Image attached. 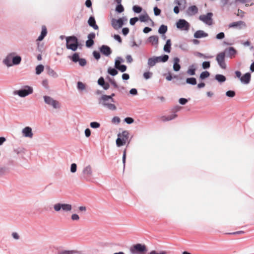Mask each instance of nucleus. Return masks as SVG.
<instances>
[{
  "label": "nucleus",
  "instance_id": "338daca9",
  "mask_svg": "<svg viewBox=\"0 0 254 254\" xmlns=\"http://www.w3.org/2000/svg\"><path fill=\"white\" fill-rule=\"evenodd\" d=\"M113 37H114V38L116 40L118 41V42H119L120 43H121L122 42V38H121V36L119 35L115 34Z\"/></svg>",
  "mask_w": 254,
  "mask_h": 254
},
{
  "label": "nucleus",
  "instance_id": "7ed1b4c3",
  "mask_svg": "<svg viewBox=\"0 0 254 254\" xmlns=\"http://www.w3.org/2000/svg\"><path fill=\"white\" fill-rule=\"evenodd\" d=\"M129 138V132L127 130H124L118 134V138L116 139V145L118 147H121L125 145Z\"/></svg>",
  "mask_w": 254,
  "mask_h": 254
},
{
  "label": "nucleus",
  "instance_id": "7c9ffc66",
  "mask_svg": "<svg viewBox=\"0 0 254 254\" xmlns=\"http://www.w3.org/2000/svg\"><path fill=\"white\" fill-rule=\"evenodd\" d=\"M138 19L141 22H146L148 20H150L152 23V24L154 23L153 21L150 18L149 16H148V15L147 13H146L145 14H144V15H140L139 18Z\"/></svg>",
  "mask_w": 254,
  "mask_h": 254
},
{
  "label": "nucleus",
  "instance_id": "cd10ccee",
  "mask_svg": "<svg viewBox=\"0 0 254 254\" xmlns=\"http://www.w3.org/2000/svg\"><path fill=\"white\" fill-rule=\"evenodd\" d=\"M46 70L47 71V73L51 76L54 78H57L58 77V74L50 66H48L46 67Z\"/></svg>",
  "mask_w": 254,
  "mask_h": 254
},
{
  "label": "nucleus",
  "instance_id": "a18cd8bd",
  "mask_svg": "<svg viewBox=\"0 0 254 254\" xmlns=\"http://www.w3.org/2000/svg\"><path fill=\"white\" fill-rule=\"evenodd\" d=\"M108 79L109 82L111 83L112 85H113L114 88L119 89V86L118 85L117 83H116L114 79L111 78L109 77H108Z\"/></svg>",
  "mask_w": 254,
  "mask_h": 254
},
{
  "label": "nucleus",
  "instance_id": "680f3d73",
  "mask_svg": "<svg viewBox=\"0 0 254 254\" xmlns=\"http://www.w3.org/2000/svg\"><path fill=\"white\" fill-rule=\"evenodd\" d=\"M126 153H127V149H125L124 150L123 152V163L124 164V168L125 167V163H126Z\"/></svg>",
  "mask_w": 254,
  "mask_h": 254
},
{
  "label": "nucleus",
  "instance_id": "393cba45",
  "mask_svg": "<svg viewBox=\"0 0 254 254\" xmlns=\"http://www.w3.org/2000/svg\"><path fill=\"white\" fill-rule=\"evenodd\" d=\"M147 42L150 43L152 45L157 46L158 44V37L155 35L151 36L147 39Z\"/></svg>",
  "mask_w": 254,
  "mask_h": 254
},
{
  "label": "nucleus",
  "instance_id": "49530a36",
  "mask_svg": "<svg viewBox=\"0 0 254 254\" xmlns=\"http://www.w3.org/2000/svg\"><path fill=\"white\" fill-rule=\"evenodd\" d=\"M202 67L203 69H208L210 67V62L209 61L203 62L202 64Z\"/></svg>",
  "mask_w": 254,
  "mask_h": 254
},
{
  "label": "nucleus",
  "instance_id": "f704fd0d",
  "mask_svg": "<svg viewBox=\"0 0 254 254\" xmlns=\"http://www.w3.org/2000/svg\"><path fill=\"white\" fill-rule=\"evenodd\" d=\"M186 83L192 85H196L197 83L196 79L195 77H189L186 79Z\"/></svg>",
  "mask_w": 254,
  "mask_h": 254
},
{
  "label": "nucleus",
  "instance_id": "a878e982",
  "mask_svg": "<svg viewBox=\"0 0 254 254\" xmlns=\"http://www.w3.org/2000/svg\"><path fill=\"white\" fill-rule=\"evenodd\" d=\"M21 57L18 55H14L12 58V61L11 63L12 66L14 65H18L21 62Z\"/></svg>",
  "mask_w": 254,
  "mask_h": 254
},
{
  "label": "nucleus",
  "instance_id": "0e129e2a",
  "mask_svg": "<svg viewBox=\"0 0 254 254\" xmlns=\"http://www.w3.org/2000/svg\"><path fill=\"white\" fill-rule=\"evenodd\" d=\"M179 48L184 51H186L188 49V45L186 44H180L179 45Z\"/></svg>",
  "mask_w": 254,
  "mask_h": 254
},
{
  "label": "nucleus",
  "instance_id": "09e8293b",
  "mask_svg": "<svg viewBox=\"0 0 254 254\" xmlns=\"http://www.w3.org/2000/svg\"><path fill=\"white\" fill-rule=\"evenodd\" d=\"M236 95V93L233 90H229L226 92V95L227 97L233 98Z\"/></svg>",
  "mask_w": 254,
  "mask_h": 254
},
{
  "label": "nucleus",
  "instance_id": "de8ad7c7",
  "mask_svg": "<svg viewBox=\"0 0 254 254\" xmlns=\"http://www.w3.org/2000/svg\"><path fill=\"white\" fill-rule=\"evenodd\" d=\"M90 126L91 127L93 128H99L100 126V124L99 123L97 122H93L90 123Z\"/></svg>",
  "mask_w": 254,
  "mask_h": 254
},
{
  "label": "nucleus",
  "instance_id": "052dcab7",
  "mask_svg": "<svg viewBox=\"0 0 254 254\" xmlns=\"http://www.w3.org/2000/svg\"><path fill=\"white\" fill-rule=\"evenodd\" d=\"M224 37H225V34L223 32L219 33L216 36V38L218 40L223 39Z\"/></svg>",
  "mask_w": 254,
  "mask_h": 254
},
{
  "label": "nucleus",
  "instance_id": "dca6fc26",
  "mask_svg": "<svg viewBox=\"0 0 254 254\" xmlns=\"http://www.w3.org/2000/svg\"><path fill=\"white\" fill-rule=\"evenodd\" d=\"M14 55H15V53H11L8 54L5 58L3 59L2 61L3 64L6 65L7 67L12 66L11 63L12 61L13 56Z\"/></svg>",
  "mask_w": 254,
  "mask_h": 254
},
{
  "label": "nucleus",
  "instance_id": "72a5a7b5",
  "mask_svg": "<svg viewBox=\"0 0 254 254\" xmlns=\"http://www.w3.org/2000/svg\"><path fill=\"white\" fill-rule=\"evenodd\" d=\"M177 117V115L175 114H172L170 116H168L167 117L166 116H163L162 117V121L164 122L169 121L172 120L174 119L175 118Z\"/></svg>",
  "mask_w": 254,
  "mask_h": 254
},
{
  "label": "nucleus",
  "instance_id": "9b49d317",
  "mask_svg": "<svg viewBox=\"0 0 254 254\" xmlns=\"http://www.w3.org/2000/svg\"><path fill=\"white\" fill-rule=\"evenodd\" d=\"M225 52H222L218 53L216 57V60L220 67L222 69L226 68V64L225 62Z\"/></svg>",
  "mask_w": 254,
  "mask_h": 254
},
{
  "label": "nucleus",
  "instance_id": "bb28decb",
  "mask_svg": "<svg viewBox=\"0 0 254 254\" xmlns=\"http://www.w3.org/2000/svg\"><path fill=\"white\" fill-rule=\"evenodd\" d=\"M155 58L156 60H157V63H159V62L165 63L168 60L169 57L167 55H162V56H159V57L155 56Z\"/></svg>",
  "mask_w": 254,
  "mask_h": 254
},
{
  "label": "nucleus",
  "instance_id": "f257e3e1",
  "mask_svg": "<svg viewBox=\"0 0 254 254\" xmlns=\"http://www.w3.org/2000/svg\"><path fill=\"white\" fill-rule=\"evenodd\" d=\"M115 94L112 93L110 95L102 94L98 98V103L103 108L111 111H115L117 109L116 106L114 104L116 101L113 97Z\"/></svg>",
  "mask_w": 254,
  "mask_h": 254
},
{
  "label": "nucleus",
  "instance_id": "f03ea898",
  "mask_svg": "<svg viewBox=\"0 0 254 254\" xmlns=\"http://www.w3.org/2000/svg\"><path fill=\"white\" fill-rule=\"evenodd\" d=\"M66 47L67 49L71 50L72 51L77 50L78 46L79 43L77 38L73 35L68 36L66 38Z\"/></svg>",
  "mask_w": 254,
  "mask_h": 254
},
{
  "label": "nucleus",
  "instance_id": "6ab92c4d",
  "mask_svg": "<svg viewBox=\"0 0 254 254\" xmlns=\"http://www.w3.org/2000/svg\"><path fill=\"white\" fill-rule=\"evenodd\" d=\"M241 26L246 27V23L243 21H239L237 22H232L229 25V28H236L239 27L240 28H241Z\"/></svg>",
  "mask_w": 254,
  "mask_h": 254
},
{
  "label": "nucleus",
  "instance_id": "4be33fe9",
  "mask_svg": "<svg viewBox=\"0 0 254 254\" xmlns=\"http://www.w3.org/2000/svg\"><path fill=\"white\" fill-rule=\"evenodd\" d=\"M198 12V8L195 5L190 6L188 7L187 10V13L190 15L192 16Z\"/></svg>",
  "mask_w": 254,
  "mask_h": 254
},
{
  "label": "nucleus",
  "instance_id": "5fc2aeb1",
  "mask_svg": "<svg viewBox=\"0 0 254 254\" xmlns=\"http://www.w3.org/2000/svg\"><path fill=\"white\" fill-rule=\"evenodd\" d=\"M77 170V165L75 163H72L70 166V172L72 173H75Z\"/></svg>",
  "mask_w": 254,
  "mask_h": 254
},
{
  "label": "nucleus",
  "instance_id": "58836bf2",
  "mask_svg": "<svg viewBox=\"0 0 254 254\" xmlns=\"http://www.w3.org/2000/svg\"><path fill=\"white\" fill-rule=\"evenodd\" d=\"M44 69V66L42 64L38 65L35 68L36 70V74L37 75H39L41 74Z\"/></svg>",
  "mask_w": 254,
  "mask_h": 254
},
{
  "label": "nucleus",
  "instance_id": "6e6d98bb",
  "mask_svg": "<svg viewBox=\"0 0 254 254\" xmlns=\"http://www.w3.org/2000/svg\"><path fill=\"white\" fill-rule=\"evenodd\" d=\"M139 20L137 17H134L130 19L129 23L131 25H135V23Z\"/></svg>",
  "mask_w": 254,
  "mask_h": 254
},
{
  "label": "nucleus",
  "instance_id": "423d86ee",
  "mask_svg": "<svg viewBox=\"0 0 254 254\" xmlns=\"http://www.w3.org/2000/svg\"><path fill=\"white\" fill-rule=\"evenodd\" d=\"M33 90L32 87L29 86H25L23 88L15 90L13 92L14 95H18L20 97H25L33 93Z\"/></svg>",
  "mask_w": 254,
  "mask_h": 254
},
{
  "label": "nucleus",
  "instance_id": "9d476101",
  "mask_svg": "<svg viewBox=\"0 0 254 254\" xmlns=\"http://www.w3.org/2000/svg\"><path fill=\"white\" fill-rule=\"evenodd\" d=\"M126 20H127V19L126 17H123L118 19L113 18L111 20V24L114 29L118 30L123 27L124 24V21Z\"/></svg>",
  "mask_w": 254,
  "mask_h": 254
},
{
  "label": "nucleus",
  "instance_id": "a211bd4d",
  "mask_svg": "<svg viewBox=\"0 0 254 254\" xmlns=\"http://www.w3.org/2000/svg\"><path fill=\"white\" fill-rule=\"evenodd\" d=\"M22 133L23 135L26 137L32 138L33 135L32 128L29 127H24L22 130Z\"/></svg>",
  "mask_w": 254,
  "mask_h": 254
},
{
  "label": "nucleus",
  "instance_id": "0eeeda50",
  "mask_svg": "<svg viewBox=\"0 0 254 254\" xmlns=\"http://www.w3.org/2000/svg\"><path fill=\"white\" fill-rule=\"evenodd\" d=\"M43 99L46 104L52 107L54 109H57L60 108V103L59 102L54 99L51 97L45 95L43 96Z\"/></svg>",
  "mask_w": 254,
  "mask_h": 254
},
{
  "label": "nucleus",
  "instance_id": "37998d69",
  "mask_svg": "<svg viewBox=\"0 0 254 254\" xmlns=\"http://www.w3.org/2000/svg\"><path fill=\"white\" fill-rule=\"evenodd\" d=\"M132 10L135 13H139L142 11V8L141 6L135 5L132 7Z\"/></svg>",
  "mask_w": 254,
  "mask_h": 254
},
{
  "label": "nucleus",
  "instance_id": "c03bdc74",
  "mask_svg": "<svg viewBox=\"0 0 254 254\" xmlns=\"http://www.w3.org/2000/svg\"><path fill=\"white\" fill-rule=\"evenodd\" d=\"M116 68L120 70L122 72H123L126 71L127 67L125 64H121L118 66L117 67H116Z\"/></svg>",
  "mask_w": 254,
  "mask_h": 254
},
{
  "label": "nucleus",
  "instance_id": "e2e57ef3",
  "mask_svg": "<svg viewBox=\"0 0 254 254\" xmlns=\"http://www.w3.org/2000/svg\"><path fill=\"white\" fill-rule=\"evenodd\" d=\"M188 99H187L186 98H180V99L179 100V103L182 105H184L186 104L188 102Z\"/></svg>",
  "mask_w": 254,
  "mask_h": 254
},
{
  "label": "nucleus",
  "instance_id": "e433bc0d",
  "mask_svg": "<svg viewBox=\"0 0 254 254\" xmlns=\"http://www.w3.org/2000/svg\"><path fill=\"white\" fill-rule=\"evenodd\" d=\"M108 73L112 76H115L118 73L117 69L109 67L108 69Z\"/></svg>",
  "mask_w": 254,
  "mask_h": 254
},
{
  "label": "nucleus",
  "instance_id": "b1692460",
  "mask_svg": "<svg viewBox=\"0 0 254 254\" xmlns=\"http://www.w3.org/2000/svg\"><path fill=\"white\" fill-rule=\"evenodd\" d=\"M208 34L207 33L205 32L204 31L199 30L196 31L194 33L193 36L195 38L198 39V38H201L203 37H206L208 36Z\"/></svg>",
  "mask_w": 254,
  "mask_h": 254
},
{
  "label": "nucleus",
  "instance_id": "79ce46f5",
  "mask_svg": "<svg viewBox=\"0 0 254 254\" xmlns=\"http://www.w3.org/2000/svg\"><path fill=\"white\" fill-rule=\"evenodd\" d=\"M116 11L118 13H122L124 11V7L121 3H118L116 7Z\"/></svg>",
  "mask_w": 254,
  "mask_h": 254
},
{
  "label": "nucleus",
  "instance_id": "1a4fd4ad",
  "mask_svg": "<svg viewBox=\"0 0 254 254\" xmlns=\"http://www.w3.org/2000/svg\"><path fill=\"white\" fill-rule=\"evenodd\" d=\"M68 58L70 59L74 63H79V64L81 66H85L87 62L85 59L80 58L79 53H75L72 56H68Z\"/></svg>",
  "mask_w": 254,
  "mask_h": 254
},
{
  "label": "nucleus",
  "instance_id": "a19ab883",
  "mask_svg": "<svg viewBox=\"0 0 254 254\" xmlns=\"http://www.w3.org/2000/svg\"><path fill=\"white\" fill-rule=\"evenodd\" d=\"M8 172V168L6 167H0V177L5 175Z\"/></svg>",
  "mask_w": 254,
  "mask_h": 254
},
{
  "label": "nucleus",
  "instance_id": "c9c22d12",
  "mask_svg": "<svg viewBox=\"0 0 254 254\" xmlns=\"http://www.w3.org/2000/svg\"><path fill=\"white\" fill-rule=\"evenodd\" d=\"M167 29L168 28L166 25H161L158 29V33L160 34L164 35L166 33Z\"/></svg>",
  "mask_w": 254,
  "mask_h": 254
},
{
  "label": "nucleus",
  "instance_id": "13d9d810",
  "mask_svg": "<svg viewBox=\"0 0 254 254\" xmlns=\"http://www.w3.org/2000/svg\"><path fill=\"white\" fill-rule=\"evenodd\" d=\"M124 121L127 124H131L134 122V120L131 117H127L125 119Z\"/></svg>",
  "mask_w": 254,
  "mask_h": 254
},
{
  "label": "nucleus",
  "instance_id": "c756f323",
  "mask_svg": "<svg viewBox=\"0 0 254 254\" xmlns=\"http://www.w3.org/2000/svg\"><path fill=\"white\" fill-rule=\"evenodd\" d=\"M195 71H196V67L194 64H192L190 65L187 71V73L188 74L190 75H194L195 74Z\"/></svg>",
  "mask_w": 254,
  "mask_h": 254
},
{
  "label": "nucleus",
  "instance_id": "5701e85b",
  "mask_svg": "<svg viewBox=\"0 0 254 254\" xmlns=\"http://www.w3.org/2000/svg\"><path fill=\"white\" fill-rule=\"evenodd\" d=\"M88 24L90 27H92L95 30L99 29L98 26L96 24L95 19L93 16H91L89 17L88 20Z\"/></svg>",
  "mask_w": 254,
  "mask_h": 254
},
{
  "label": "nucleus",
  "instance_id": "39448f33",
  "mask_svg": "<svg viewBox=\"0 0 254 254\" xmlns=\"http://www.w3.org/2000/svg\"><path fill=\"white\" fill-rule=\"evenodd\" d=\"M92 167L91 165H88L83 168L80 178L86 181H90L92 179Z\"/></svg>",
  "mask_w": 254,
  "mask_h": 254
},
{
  "label": "nucleus",
  "instance_id": "ea45409f",
  "mask_svg": "<svg viewBox=\"0 0 254 254\" xmlns=\"http://www.w3.org/2000/svg\"><path fill=\"white\" fill-rule=\"evenodd\" d=\"M124 62V60L123 59L120 57H118L115 62V68L117 67L119 65H121V63H123Z\"/></svg>",
  "mask_w": 254,
  "mask_h": 254
},
{
  "label": "nucleus",
  "instance_id": "ddd939ff",
  "mask_svg": "<svg viewBox=\"0 0 254 254\" xmlns=\"http://www.w3.org/2000/svg\"><path fill=\"white\" fill-rule=\"evenodd\" d=\"M176 26L178 29L182 30L188 31L190 25L188 22L184 19H179L176 23Z\"/></svg>",
  "mask_w": 254,
  "mask_h": 254
},
{
  "label": "nucleus",
  "instance_id": "3c124183",
  "mask_svg": "<svg viewBox=\"0 0 254 254\" xmlns=\"http://www.w3.org/2000/svg\"><path fill=\"white\" fill-rule=\"evenodd\" d=\"M93 56L96 60H98L101 58L100 54L99 52L94 51L93 52Z\"/></svg>",
  "mask_w": 254,
  "mask_h": 254
},
{
  "label": "nucleus",
  "instance_id": "4c0bfd02",
  "mask_svg": "<svg viewBox=\"0 0 254 254\" xmlns=\"http://www.w3.org/2000/svg\"><path fill=\"white\" fill-rule=\"evenodd\" d=\"M210 75V73L208 71H204L202 72L199 76V78L201 80H204L206 78L208 77Z\"/></svg>",
  "mask_w": 254,
  "mask_h": 254
},
{
  "label": "nucleus",
  "instance_id": "774afa93",
  "mask_svg": "<svg viewBox=\"0 0 254 254\" xmlns=\"http://www.w3.org/2000/svg\"><path fill=\"white\" fill-rule=\"evenodd\" d=\"M129 30L128 28L125 27L122 29V33L125 36L127 35L129 33Z\"/></svg>",
  "mask_w": 254,
  "mask_h": 254
},
{
  "label": "nucleus",
  "instance_id": "aec40b11",
  "mask_svg": "<svg viewBox=\"0 0 254 254\" xmlns=\"http://www.w3.org/2000/svg\"><path fill=\"white\" fill-rule=\"evenodd\" d=\"M251 73L249 72H247L240 78V80L242 83L248 84L251 81Z\"/></svg>",
  "mask_w": 254,
  "mask_h": 254
},
{
  "label": "nucleus",
  "instance_id": "2f4dec72",
  "mask_svg": "<svg viewBox=\"0 0 254 254\" xmlns=\"http://www.w3.org/2000/svg\"><path fill=\"white\" fill-rule=\"evenodd\" d=\"M215 79L220 83H223L226 80V78L222 74H217L215 76Z\"/></svg>",
  "mask_w": 254,
  "mask_h": 254
},
{
  "label": "nucleus",
  "instance_id": "864d4df0",
  "mask_svg": "<svg viewBox=\"0 0 254 254\" xmlns=\"http://www.w3.org/2000/svg\"><path fill=\"white\" fill-rule=\"evenodd\" d=\"M152 73L151 72H145L143 73V77L145 79H148L152 76Z\"/></svg>",
  "mask_w": 254,
  "mask_h": 254
},
{
  "label": "nucleus",
  "instance_id": "bf43d9fd",
  "mask_svg": "<svg viewBox=\"0 0 254 254\" xmlns=\"http://www.w3.org/2000/svg\"><path fill=\"white\" fill-rule=\"evenodd\" d=\"M97 82L98 85H99L101 86L103 85L106 83L104 78L102 76L100 77L98 79Z\"/></svg>",
  "mask_w": 254,
  "mask_h": 254
},
{
  "label": "nucleus",
  "instance_id": "20e7f679",
  "mask_svg": "<svg viewBox=\"0 0 254 254\" xmlns=\"http://www.w3.org/2000/svg\"><path fill=\"white\" fill-rule=\"evenodd\" d=\"M129 251L131 254H145L147 250L145 245L138 243L132 245Z\"/></svg>",
  "mask_w": 254,
  "mask_h": 254
},
{
  "label": "nucleus",
  "instance_id": "4d7b16f0",
  "mask_svg": "<svg viewBox=\"0 0 254 254\" xmlns=\"http://www.w3.org/2000/svg\"><path fill=\"white\" fill-rule=\"evenodd\" d=\"M154 13L155 16H158L161 14V11L157 6H155L153 8Z\"/></svg>",
  "mask_w": 254,
  "mask_h": 254
},
{
  "label": "nucleus",
  "instance_id": "473e14b6",
  "mask_svg": "<svg viewBox=\"0 0 254 254\" xmlns=\"http://www.w3.org/2000/svg\"><path fill=\"white\" fill-rule=\"evenodd\" d=\"M156 63L157 60H156L155 56L150 58L148 60L147 64L150 67L154 66Z\"/></svg>",
  "mask_w": 254,
  "mask_h": 254
},
{
  "label": "nucleus",
  "instance_id": "c85d7f7f",
  "mask_svg": "<svg viewBox=\"0 0 254 254\" xmlns=\"http://www.w3.org/2000/svg\"><path fill=\"white\" fill-rule=\"evenodd\" d=\"M171 49V41L170 39H168L166 41V44L164 46V51L168 53H170Z\"/></svg>",
  "mask_w": 254,
  "mask_h": 254
},
{
  "label": "nucleus",
  "instance_id": "603ef678",
  "mask_svg": "<svg viewBox=\"0 0 254 254\" xmlns=\"http://www.w3.org/2000/svg\"><path fill=\"white\" fill-rule=\"evenodd\" d=\"M75 252L73 251H62L58 252V254H73Z\"/></svg>",
  "mask_w": 254,
  "mask_h": 254
},
{
  "label": "nucleus",
  "instance_id": "2eb2a0df",
  "mask_svg": "<svg viewBox=\"0 0 254 254\" xmlns=\"http://www.w3.org/2000/svg\"><path fill=\"white\" fill-rule=\"evenodd\" d=\"M95 34L91 32L88 35V40L86 41L85 45L87 48L91 47L94 44V39L95 38Z\"/></svg>",
  "mask_w": 254,
  "mask_h": 254
},
{
  "label": "nucleus",
  "instance_id": "69168bd1",
  "mask_svg": "<svg viewBox=\"0 0 254 254\" xmlns=\"http://www.w3.org/2000/svg\"><path fill=\"white\" fill-rule=\"evenodd\" d=\"M112 122L115 124H119L121 122V120L118 117H114L113 118Z\"/></svg>",
  "mask_w": 254,
  "mask_h": 254
},
{
  "label": "nucleus",
  "instance_id": "6e6552de",
  "mask_svg": "<svg viewBox=\"0 0 254 254\" xmlns=\"http://www.w3.org/2000/svg\"><path fill=\"white\" fill-rule=\"evenodd\" d=\"M54 209L56 212H59L61 210L64 212H68L71 210L72 206L69 204L57 203L54 204Z\"/></svg>",
  "mask_w": 254,
  "mask_h": 254
},
{
  "label": "nucleus",
  "instance_id": "f8f14e48",
  "mask_svg": "<svg viewBox=\"0 0 254 254\" xmlns=\"http://www.w3.org/2000/svg\"><path fill=\"white\" fill-rule=\"evenodd\" d=\"M213 13L212 12H208L206 15H200L199 16V19L208 25L212 24Z\"/></svg>",
  "mask_w": 254,
  "mask_h": 254
},
{
  "label": "nucleus",
  "instance_id": "412c9836",
  "mask_svg": "<svg viewBox=\"0 0 254 254\" xmlns=\"http://www.w3.org/2000/svg\"><path fill=\"white\" fill-rule=\"evenodd\" d=\"M180 61V59L178 57H175L173 59L174 63H173V70L175 71H176V72L179 71L181 69V66L179 64Z\"/></svg>",
  "mask_w": 254,
  "mask_h": 254
},
{
  "label": "nucleus",
  "instance_id": "f3484780",
  "mask_svg": "<svg viewBox=\"0 0 254 254\" xmlns=\"http://www.w3.org/2000/svg\"><path fill=\"white\" fill-rule=\"evenodd\" d=\"M224 52H225V54H227V56L230 58H232L235 56V55L237 53L236 50L233 47H230L229 48H226Z\"/></svg>",
  "mask_w": 254,
  "mask_h": 254
},
{
  "label": "nucleus",
  "instance_id": "8fccbe9b",
  "mask_svg": "<svg viewBox=\"0 0 254 254\" xmlns=\"http://www.w3.org/2000/svg\"><path fill=\"white\" fill-rule=\"evenodd\" d=\"M77 88L78 90H83L85 88V85L82 82L78 81L77 84Z\"/></svg>",
  "mask_w": 254,
  "mask_h": 254
},
{
  "label": "nucleus",
  "instance_id": "4468645a",
  "mask_svg": "<svg viewBox=\"0 0 254 254\" xmlns=\"http://www.w3.org/2000/svg\"><path fill=\"white\" fill-rule=\"evenodd\" d=\"M99 50L100 52L102 53V54L106 57L109 56L112 54V52L111 48L109 46L105 45H102L99 48Z\"/></svg>",
  "mask_w": 254,
  "mask_h": 254
}]
</instances>
